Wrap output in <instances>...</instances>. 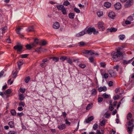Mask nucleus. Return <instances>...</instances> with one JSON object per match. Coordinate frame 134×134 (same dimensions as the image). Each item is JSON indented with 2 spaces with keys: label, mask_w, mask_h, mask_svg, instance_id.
Returning <instances> with one entry per match:
<instances>
[{
  "label": "nucleus",
  "mask_w": 134,
  "mask_h": 134,
  "mask_svg": "<svg viewBox=\"0 0 134 134\" xmlns=\"http://www.w3.org/2000/svg\"><path fill=\"white\" fill-rule=\"evenodd\" d=\"M132 116V114L130 113H128L127 115V119L128 121L127 125L129 126H131V127H127V132L129 134H132V132L134 127L133 123V119H130Z\"/></svg>",
  "instance_id": "f257e3e1"
},
{
  "label": "nucleus",
  "mask_w": 134,
  "mask_h": 134,
  "mask_svg": "<svg viewBox=\"0 0 134 134\" xmlns=\"http://www.w3.org/2000/svg\"><path fill=\"white\" fill-rule=\"evenodd\" d=\"M111 55L112 57V59L114 61H118L122 59V53L120 51V49H117L116 52H112Z\"/></svg>",
  "instance_id": "f03ea898"
},
{
  "label": "nucleus",
  "mask_w": 134,
  "mask_h": 134,
  "mask_svg": "<svg viewBox=\"0 0 134 134\" xmlns=\"http://www.w3.org/2000/svg\"><path fill=\"white\" fill-rule=\"evenodd\" d=\"M83 53L84 54H88L90 55H98V53H95L94 52V51L91 50H84L83 52Z\"/></svg>",
  "instance_id": "7ed1b4c3"
},
{
  "label": "nucleus",
  "mask_w": 134,
  "mask_h": 134,
  "mask_svg": "<svg viewBox=\"0 0 134 134\" xmlns=\"http://www.w3.org/2000/svg\"><path fill=\"white\" fill-rule=\"evenodd\" d=\"M134 84V80L130 79L128 83L125 85L127 86V87L129 89H131L133 86Z\"/></svg>",
  "instance_id": "20e7f679"
},
{
  "label": "nucleus",
  "mask_w": 134,
  "mask_h": 134,
  "mask_svg": "<svg viewBox=\"0 0 134 134\" xmlns=\"http://www.w3.org/2000/svg\"><path fill=\"white\" fill-rule=\"evenodd\" d=\"M85 30L86 32V34L87 33L91 35L92 34L94 31L95 30V29L93 27H86L85 29Z\"/></svg>",
  "instance_id": "39448f33"
},
{
  "label": "nucleus",
  "mask_w": 134,
  "mask_h": 134,
  "mask_svg": "<svg viewBox=\"0 0 134 134\" xmlns=\"http://www.w3.org/2000/svg\"><path fill=\"white\" fill-rule=\"evenodd\" d=\"M23 46L21 45H16L14 47V49L16 50L18 52H21L23 49Z\"/></svg>",
  "instance_id": "423d86ee"
},
{
  "label": "nucleus",
  "mask_w": 134,
  "mask_h": 134,
  "mask_svg": "<svg viewBox=\"0 0 134 134\" xmlns=\"http://www.w3.org/2000/svg\"><path fill=\"white\" fill-rule=\"evenodd\" d=\"M103 24L102 22H99L98 24V28L100 31H103L104 30L105 27L103 26Z\"/></svg>",
  "instance_id": "0eeeda50"
},
{
  "label": "nucleus",
  "mask_w": 134,
  "mask_h": 134,
  "mask_svg": "<svg viewBox=\"0 0 134 134\" xmlns=\"http://www.w3.org/2000/svg\"><path fill=\"white\" fill-rule=\"evenodd\" d=\"M86 34L85 29L84 30H82L76 35V36L77 37H80Z\"/></svg>",
  "instance_id": "6e6552de"
},
{
  "label": "nucleus",
  "mask_w": 134,
  "mask_h": 134,
  "mask_svg": "<svg viewBox=\"0 0 134 134\" xmlns=\"http://www.w3.org/2000/svg\"><path fill=\"white\" fill-rule=\"evenodd\" d=\"M133 4V0H128L125 4V7H128L131 6Z\"/></svg>",
  "instance_id": "1a4fd4ad"
},
{
  "label": "nucleus",
  "mask_w": 134,
  "mask_h": 134,
  "mask_svg": "<svg viewBox=\"0 0 134 134\" xmlns=\"http://www.w3.org/2000/svg\"><path fill=\"white\" fill-rule=\"evenodd\" d=\"M109 74L110 75L111 77H114L116 76V73L115 71L114 70L110 71Z\"/></svg>",
  "instance_id": "9d476101"
},
{
  "label": "nucleus",
  "mask_w": 134,
  "mask_h": 134,
  "mask_svg": "<svg viewBox=\"0 0 134 134\" xmlns=\"http://www.w3.org/2000/svg\"><path fill=\"white\" fill-rule=\"evenodd\" d=\"M59 23L58 22L54 23L53 25V27L54 29H58L60 27Z\"/></svg>",
  "instance_id": "9b49d317"
},
{
  "label": "nucleus",
  "mask_w": 134,
  "mask_h": 134,
  "mask_svg": "<svg viewBox=\"0 0 134 134\" xmlns=\"http://www.w3.org/2000/svg\"><path fill=\"white\" fill-rule=\"evenodd\" d=\"M121 5L120 3H117L114 5V7L116 9L119 10L121 7Z\"/></svg>",
  "instance_id": "f8f14e48"
},
{
  "label": "nucleus",
  "mask_w": 134,
  "mask_h": 134,
  "mask_svg": "<svg viewBox=\"0 0 134 134\" xmlns=\"http://www.w3.org/2000/svg\"><path fill=\"white\" fill-rule=\"evenodd\" d=\"M107 90V87L104 86L102 87H100L98 88V91L99 92H101L102 91L104 92L106 91Z\"/></svg>",
  "instance_id": "ddd939ff"
},
{
  "label": "nucleus",
  "mask_w": 134,
  "mask_h": 134,
  "mask_svg": "<svg viewBox=\"0 0 134 134\" xmlns=\"http://www.w3.org/2000/svg\"><path fill=\"white\" fill-rule=\"evenodd\" d=\"M23 63L24 62L22 59L20 60L18 62L17 64L19 70L20 69L21 66L23 64Z\"/></svg>",
  "instance_id": "4468645a"
},
{
  "label": "nucleus",
  "mask_w": 134,
  "mask_h": 134,
  "mask_svg": "<svg viewBox=\"0 0 134 134\" xmlns=\"http://www.w3.org/2000/svg\"><path fill=\"white\" fill-rule=\"evenodd\" d=\"M117 29L113 27H111L110 29H108L107 31L108 32H115L117 31Z\"/></svg>",
  "instance_id": "2eb2a0df"
},
{
  "label": "nucleus",
  "mask_w": 134,
  "mask_h": 134,
  "mask_svg": "<svg viewBox=\"0 0 134 134\" xmlns=\"http://www.w3.org/2000/svg\"><path fill=\"white\" fill-rule=\"evenodd\" d=\"M108 16L111 19H114L115 17V14L114 12H111L109 13Z\"/></svg>",
  "instance_id": "dca6fc26"
},
{
  "label": "nucleus",
  "mask_w": 134,
  "mask_h": 134,
  "mask_svg": "<svg viewBox=\"0 0 134 134\" xmlns=\"http://www.w3.org/2000/svg\"><path fill=\"white\" fill-rule=\"evenodd\" d=\"M66 127L65 124H62L61 125L59 126L58 127L59 130H63Z\"/></svg>",
  "instance_id": "f3484780"
},
{
  "label": "nucleus",
  "mask_w": 134,
  "mask_h": 134,
  "mask_svg": "<svg viewBox=\"0 0 134 134\" xmlns=\"http://www.w3.org/2000/svg\"><path fill=\"white\" fill-rule=\"evenodd\" d=\"M12 89H9L5 91L3 94L5 95L10 94L12 92Z\"/></svg>",
  "instance_id": "a211bd4d"
},
{
  "label": "nucleus",
  "mask_w": 134,
  "mask_h": 134,
  "mask_svg": "<svg viewBox=\"0 0 134 134\" xmlns=\"http://www.w3.org/2000/svg\"><path fill=\"white\" fill-rule=\"evenodd\" d=\"M52 59L55 62H57L58 61L59 58L58 57H50L49 58V59Z\"/></svg>",
  "instance_id": "6ab92c4d"
},
{
  "label": "nucleus",
  "mask_w": 134,
  "mask_h": 134,
  "mask_svg": "<svg viewBox=\"0 0 134 134\" xmlns=\"http://www.w3.org/2000/svg\"><path fill=\"white\" fill-rule=\"evenodd\" d=\"M104 6L107 8H109L111 6V3L108 2H106L104 3Z\"/></svg>",
  "instance_id": "aec40b11"
},
{
  "label": "nucleus",
  "mask_w": 134,
  "mask_h": 134,
  "mask_svg": "<svg viewBox=\"0 0 134 134\" xmlns=\"http://www.w3.org/2000/svg\"><path fill=\"white\" fill-rule=\"evenodd\" d=\"M132 60H130L128 61H127L125 60H123L122 62V64L124 65H125L126 64H127L130 63L131 62Z\"/></svg>",
  "instance_id": "412c9836"
},
{
  "label": "nucleus",
  "mask_w": 134,
  "mask_h": 134,
  "mask_svg": "<svg viewBox=\"0 0 134 134\" xmlns=\"http://www.w3.org/2000/svg\"><path fill=\"white\" fill-rule=\"evenodd\" d=\"M68 16L69 18L73 19L74 18L75 14L73 13H70L69 14Z\"/></svg>",
  "instance_id": "4be33fe9"
},
{
  "label": "nucleus",
  "mask_w": 134,
  "mask_h": 134,
  "mask_svg": "<svg viewBox=\"0 0 134 134\" xmlns=\"http://www.w3.org/2000/svg\"><path fill=\"white\" fill-rule=\"evenodd\" d=\"M8 125L11 128H13L14 127V122L13 121H10L8 123Z\"/></svg>",
  "instance_id": "5701e85b"
},
{
  "label": "nucleus",
  "mask_w": 134,
  "mask_h": 134,
  "mask_svg": "<svg viewBox=\"0 0 134 134\" xmlns=\"http://www.w3.org/2000/svg\"><path fill=\"white\" fill-rule=\"evenodd\" d=\"M27 30L28 32H33L34 31V27L31 26L29 27L27 29Z\"/></svg>",
  "instance_id": "b1692460"
},
{
  "label": "nucleus",
  "mask_w": 134,
  "mask_h": 134,
  "mask_svg": "<svg viewBox=\"0 0 134 134\" xmlns=\"http://www.w3.org/2000/svg\"><path fill=\"white\" fill-rule=\"evenodd\" d=\"M57 8L58 10H62L65 8V7L63 5H57Z\"/></svg>",
  "instance_id": "393cba45"
},
{
  "label": "nucleus",
  "mask_w": 134,
  "mask_h": 134,
  "mask_svg": "<svg viewBox=\"0 0 134 134\" xmlns=\"http://www.w3.org/2000/svg\"><path fill=\"white\" fill-rule=\"evenodd\" d=\"M67 62L70 65H72V59L70 57H69L67 59Z\"/></svg>",
  "instance_id": "a878e982"
},
{
  "label": "nucleus",
  "mask_w": 134,
  "mask_h": 134,
  "mask_svg": "<svg viewBox=\"0 0 134 134\" xmlns=\"http://www.w3.org/2000/svg\"><path fill=\"white\" fill-rule=\"evenodd\" d=\"M25 98L24 95L22 94L19 95V99L21 101L23 100Z\"/></svg>",
  "instance_id": "bb28decb"
},
{
  "label": "nucleus",
  "mask_w": 134,
  "mask_h": 134,
  "mask_svg": "<svg viewBox=\"0 0 134 134\" xmlns=\"http://www.w3.org/2000/svg\"><path fill=\"white\" fill-rule=\"evenodd\" d=\"M93 105L92 103H91L88 104L86 108V110H89L91 108Z\"/></svg>",
  "instance_id": "cd10ccee"
},
{
  "label": "nucleus",
  "mask_w": 134,
  "mask_h": 134,
  "mask_svg": "<svg viewBox=\"0 0 134 134\" xmlns=\"http://www.w3.org/2000/svg\"><path fill=\"white\" fill-rule=\"evenodd\" d=\"M11 114L12 115L14 116L16 115V111L14 109H12L10 111Z\"/></svg>",
  "instance_id": "c85d7f7f"
},
{
  "label": "nucleus",
  "mask_w": 134,
  "mask_h": 134,
  "mask_svg": "<svg viewBox=\"0 0 134 134\" xmlns=\"http://www.w3.org/2000/svg\"><path fill=\"white\" fill-rule=\"evenodd\" d=\"M97 14L99 17L102 16L103 15V12L101 11H98L97 12Z\"/></svg>",
  "instance_id": "c756f323"
},
{
  "label": "nucleus",
  "mask_w": 134,
  "mask_h": 134,
  "mask_svg": "<svg viewBox=\"0 0 134 134\" xmlns=\"http://www.w3.org/2000/svg\"><path fill=\"white\" fill-rule=\"evenodd\" d=\"M97 92L96 89H93L92 90L91 95L92 96L95 95L97 93Z\"/></svg>",
  "instance_id": "7c9ffc66"
},
{
  "label": "nucleus",
  "mask_w": 134,
  "mask_h": 134,
  "mask_svg": "<svg viewBox=\"0 0 134 134\" xmlns=\"http://www.w3.org/2000/svg\"><path fill=\"white\" fill-rule=\"evenodd\" d=\"M67 58L66 56H62L60 58V59L62 61H64L65 60L67 59Z\"/></svg>",
  "instance_id": "2f4dec72"
},
{
  "label": "nucleus",
  "mask_w": 134,
  "mask_h": 134,
  "mask_svg": "<svg viewBox=\"0 0 134 134\" xmlns=\"http://www.w3.org/2000/svg\"><path fill=\"white\" fill-rule=\"evenodd\" d=\"M61 11L63 14L64 15H66L67 14L66 12V9L65 8L61 10Z\"/></svg>",
  "instance_id": "473e14b6"
},
{
  "label": "nucleus",
  "mask_w": 134,
  "mask_h": 134,
  "mask_svg": "<svg viewBox=\"0 0 134 134\" xmlns=\"http://www.w3.org/2000/svg\"><path fill=\"white\" fill-rule=\"evenodd\" d=\"M105 124V120H102L100 123V125L102 126H104Z\"/></svg>",
  "instance_id": "72a5a7b5"
},
{
  "label": "nucleus",
  "mask_w": 134,
  "mask_h": 134,
  "mask_svg": "<svg viewBox=\"0 0 134 134\" xmlns=\"http://www.w3.org/2000/svg\"><path fill=\"white\" fill-rule=\"evenodd\" d=\"M21 28L20 27H19L16 29V33L19 35H20V31L21 30Z\"/></svg>",
  "instance_id": "f704fd0d"
},
{
  "label": "nucleus",
  "mask_w": 134,
  "mask_h": 134,
  "mask_svg": "<svg viewBox=\"0 0 134 134\" xmlns=\"http://www.w3.org/2000/svg\"><path fill=\"white\" fill-rule=\"evenodd\" d=\"M30 80V78L29 76L26 77L25 79V81L26 83H28Z\"/></svg>",
  "instance_id": "c9c22d12"
},
{
  "label": "nucleus",
  "mask_w": 134,
  "mask_h": 134,
  "mask_svg": "<svg viewBox=\"0 0 134 134\" xmlns=\"http://www.w3.org/2000/svg\"><path fill=\"white\" fill-rule=\"evenodd\" d=\"M7 29V27L5 26L4 27H2L1 29V30L2 31V34L4 33L5 32V30Z\"/></svg>",
  "instance_id": "e433bc0d"
},
{
  "label": "nucleus",
  "mask_w": 134,
  "mask_h": 134,
  "mask_svg": "<svg viewBox=\"0 0 134 134\" xmlns=\"http://www.w3.org/2000/svg\"><path fill=\"white\" fill-rule=\"evenodd\" d=\"M25 47L27 49L30 50L32 48L31 44H27L25 45Z\"/></svg>",
  "instance_id": "4c0bfd02"
},
{
  "label": "nucleus",
  "mask_w": 134,
  "mask_h": 134,
  "mask_svg": "<svg viewBox=\"0 0 134 134\" xmlns=\"http://www.w3.org/2000/svg\"><path fill=\"white\" fill-rule=\"evenodd\" d=\"M111 114L110 113H106L104 115V117L106 118H108L110 116Z\"/></svg>",
  "instance_id": "58836bf2"
},
{
  "label": "nucleus",
  "mask_w": 134,
  "mask_h": 134,
  "mask_svg": "<svg viewBox=\"0 0 134 134\" xmlns=\"http://www.w3.org/2000/svg\"><path fill=\"white\" fill-rule=\"evenodd\" d=\"M89 60L90 62L92 63L94 60V58L93 57H90L89 58Z\"/></svg>",
  "instance_id": "ea45409f"
},
{
  "label": "nucleus",
  "mask_w": 134,
  "mask_h": 134,
  "mask_svg": "<svg viewBox=\"0 0 134 134\" xmlns=\"http://www.w3.org/2000/svg\"><path fill=\"white\" fill-rule=\"evenodd\" d=\"M120 39L121 40H123L125 37V35H120L119 36Z\"/></svg>",
  "instance_id": "a19ab883"
},
{
  "label": "nucleus",
  "mask_w": 134,
  "mask_h": 134,
  "mask_svg": "<svg viewBox=\"0 0 134 134\" xmlns=\"http://www.w3.org/2000/svg\"><path fill=\"white\" fill-rule=\"evenodd\" d=\"M100 65L101 67L104 68L105 67L106 64L104 62H102L100 63Z\"/></svg>",
  "instance_id": "79ce46f5"
},
{
  "label": "nucleus",
  "mask_w": 134,
  "mask_h": 134,
  "mask_svg": "<svg viewBox=\"0 0 134 134\" xmlns=\"http://www.w3.org/2000/svg\"><path fill=\"white\" fill-rule=\"evenodd\" d=\"M102 96L105 98H109V95L106 94L105 93L103 94Z\"/></svg>",
  "instance_id": "37998d69"
},
{
  "label": "nucleus",
  "mask_w": 134,
  "mask_h": 134,
  "mask_svg": "<svg viewBox=\"0 0 134 134\" xmlns=\"http://www.w3.org/2000/svg\"><path fill=\"white\" fill-rule=\"evenodd\" d=\"M19 106H23L24 107L25 106V104L24 102H20L19 103Z\"/></svg>",
  "instance_id": "c03bdc74"
},
{
  "label": "nucleus",
  "mask_w": 134,
  "mask_h": 134,
  "mask_svg": "<svg viewBox=\"0 0 134 134\" xmlns=\"http://www.w3.org/2000/svg\"><path fill=\"white\" fill-rule=\"evenodd\" d=\"M63 4L64 5L67 6L68 5H69L70 4V3L68 1L66 0V1L64 2Z\"/></svg>",
  "instance_id": "a18cd8bd"
},
{
  "label": "nucleus",
  "mask_w": 134,
  "mask_h": 134,
  "mask_svg": "<svg viewBox=\"0 0 134 134\" xmlns=\"http://www.w3.org/2000/svg\"><path fill=\"white\" fill-rule=\"evenodd\" d=\"M79 66L81 68H85L86 65L85 64H81L79 65Z\"/></svg>",
  "instance_id": "49530a36"
},
{
  "label": "nucleus",
  "mask_w": 134,
  "mask_h": 134,
  "mask_svg": "<svg viewBox=\"0 0 134 134\" xmlns=\"http://www.w3.org/2000/svg\"><path fill=\"white\" fill-rule=\"evenodd\" d=\"M20 91L21 92L24 93L25 92V89L24 88H20Z\"/></svg>",
  "instance_id": "de8ad7c7"
},
{
  "label": "nucleus",
  "mask_w": 134,
  "mask_h": 134,
  "mask_svg": "<svg viewBox=\"0 0 134 134\" xmlns=\"http://www.w3.org/2000/svg\"><path fill=\"white\" fill-rule=\"evenodd\" d=\"M28 55V54H25L20 55V56L22 58H26Z\"/></svg>",
  "instance_id": "09e8293b"
},
{
  "label": "nucleus",
  "mask_w": 134,
  "mask_h": 134,
  "mask_svg": "<svg viewBox=\"0 0 134 134\" xmlns=\"http://www.w3.org/2000/svg\"><path fill=\"white\" fill-rule=\"evenodd\" d=\"M119 96L118 95H117L114 96L113 98L114 100L118 99H119Z\"/></svg>",
  "instance_id": "8fccbe9b"
},
{
  "label": "nucleus",
  "mask_w": 134,
  "mask_h": 134,
  "mask_svg": "<svg viewBox=\"0 0 134 134\" xmlns=\"http://www.w3.org/2000/svg\"><path fill=\"white\" fill-rule=\"evenodd\" d=\"M98 128V125L97 124L95 123L94 124L93 126V130H95Z\"/></svg>",
  "instance_id": "3c124183"
},
{
  "label": "nucleus",
  "mask_w": 134,
  "mask_h": 134,
  "mask_svg": "<svg viewBox=\"0 0 134 134\" xmlns=\"http://www.w3.org/2000/svg\"><path fill=\"white\" fill-rule=\"evenodd\" d=\"M79 44L80 46H82L86 45V43L83 42L81 41L79 43Z\"/></svg>",
  "instance_id": "603ef678"
},
{
  "label": "nucleus",
  "mask_w": 134,
  "mask_h": 134,
  "mask_svg": "<svg viewBox=\"0 0 134 134\" xmlns=\"http://www.w3.org/2000/svg\"><path fill=\"white\" fill-rule=\"evenodd\" d=\"M17 72H16V71H15L14 72V74H13V76H12V77L13 78H15L17 76Z\"/></svg>",
  "instance_id": "864d4df0"
},
{
  "label": "nucleus",
  "mask_w": 134,
  "mask_h": 134,
  "mask_svg": "<svg viewBox=\"0 0 134 134\" xmlns=\"http://www.w3.org/2000/svg\"><path fill=\"white\" fill-rule=\"evenodd\" d=\"M8 134H16V133L15 131H10L8 133Z\"/></svg>",
  "instance_id": "5fc2aeb1"
},
{
  "label": "nucleus",
  "mask_w": 134,
  "mask_h": 134,
  "mask_svg": "<svg viewBox=\"0 0 134 134\" xmlns=\"http://www.w3.org/2000/svg\"><path fill=\"white\" fill-rule=\"evenodd\" d=\"M74 11L77 13H80V10L76 8H74Z\"/></svg>",
  "instance_id": "6e6d98bb"
},
{
  "label": "nucleus",
  "mask_w": 134,
  "mask_h": 134,
  "mask_svg": "<svg viewBox=\"0 0 134 134\" xmlns=\"http://www.w3.org/2000/svg\"><path fill=\"white\" fill-rule=\"evenodd\" d=\"M108 74L105 73L103 75V77L105 79L108 78Z\"/></svg>",
  "instance_id": "4d7b16f0"
},
{
  "label": "nucleus",
  "mask_w": 134,
  "mask_h": 134,
  "mask_svg": "<svg viewBox=\"0 0 134 134\" xmlns=\"http://www.w3.org/2000/svg\"><path fill=\"white\" fill-rule=\"evenodd\" d=\"M17 115L19 117H21L22 116L24 115V114L23 112H21V113H17Z\"/></svg>",
  "instance_id": "13d9d810"
},
{
  "label": "nucleus",
  "mask_w": 134,
  "mask_h": 134,
  "mask_svg": "<svg viewBox=\"0 0 134 134\" xmlns=\"http://www.w3.org/2000/svg\"><path fill=\"white\" fill-rule=\"evenodd\" d=\"M130 79H131V80H134V73H133L132 75H131L129 80H130Z\"/></svg>",
  "instance_id": "bf43d9fd"
},
{
  "label": "nucleus",
  "mask_w": 134,
  "mask_h": 134,
  "mask_svg": "<svg viewBox=\"0 0 134 134\" xmlns=\"http://www.w3.org/2000/svg\"><path fill=\"white\" fill-rule=\"evenodd\" d=\"M98 101L99 103H101L103 100V98L102 97H98Z\"/></svg>",
  "instance_id": "052dcab7"
},
{
  "label": "nucleus",
  "mask_w": 134,
  "mask_h": 134,
  "mask_svg": "<svg viewBox=\"0 0 134 134\" xmlns=\"http://www.w3.org/2000/svg\"><path fill=\"white\" fill-rule=\"evenodd\" d=\"M119 68V66L118 65H116L114 66L113 67V69H116L117 71H118V69Z\"/></svg>",
  "instance_id": "680f3d73"
},
{
  "label": "nucleus",
  "mask_w": 134,
  "mask_h": 134,
  "mask_svg": "<svg viewBox=\"0 0 134 134\" xmlns=\"http://www.w3.org/2000/svg\"><path fill=\"white\" fill-rule=\"evenodd\" d=\"M11 80V79H10L8 80V84H9L10 85H11L13 83V81H10Z\"/></svg>",
  "instance_id": "e2e57ef3"
},
{
  "label": "nucleus",
  "mask_w": 134,
  "mask_h": 134,
  "mask_svg": "<svg viewBox=\"0 0 134 134\" xmlns=\"http://www.w3.org/2000/svg\"><path fill=\"white\" fill-rule=\"evenodd\" d=\"M128 19L130 21H132L133 20V19L132 16H130L128 17Z\"/></svg>",
  "instance_id": "0e129e2a"
},
{
  "label": "nucleus",
  "mask_w": 134,
  "mask_h": 134,
  "mask_svg": "<svg viewBox=\"0 0 134 134\" xmlns=\"http://www.w3.org/2000/svg\"><path fill=\"white\" fill-rule=\"evenodd\" d=\"M65 124L67 125H70V122L69 121H68L67 119H66L65 120Z\"/></svg>",
  "instance_id": "69168bd1"
},
{
  "label": "nucleus",
  "mask_w": 134,
  "mask_h": 134,
  "mask_svg": "<svg viewBox=\"0 0 134 134\" xmlns=\"http://www.w3.org/2000/svg\"><path fill=\"white\" fill-rule=\"evenodd\" d=\"M113 85V82L112 81H110L108 83V85L109 86L111 87Z\"/></svg>",
  "instance_id": "338daca9"
},
{
  "label": "nucleus",
  "mask_w": 134,
  "mask_h": 134,
  "mask_svg": "<svg viewBox=\"0 0 134 134\" xmlns=\"http://www.w3.org/2000/svg\"><path fill=\"white\" fill-rule=\"evenodd\" d=\"M42 44L43 45H45L47 44V42L45 40H42L41 41Z\"/></svg>",
  "instance_id": "774afa93"
}]
</instances>
